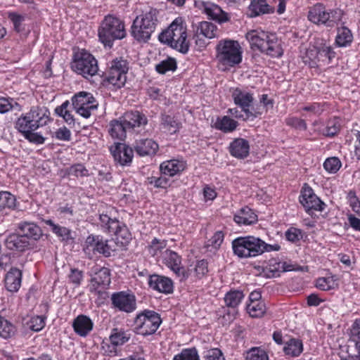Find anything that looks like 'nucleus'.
I'll return each instance as SVG.
<instances>
[{"instance_id":"33","label":"nucleus","mask_w":360,"mask_h":360,"mask_svg":"<svg viewBox=\"0 0 360 360\" xmlns=\"http://www.w3.org/2000/svg\"><path fill=\"white\" fill-rule=\"evenodd\" d=\"M217 27L213 23L207 21H202L198 23L195 31L194 37H198L200 34L208 39H213L217 37Z\"/></svg>"},{"instance_id":"20","label":"nucleus","mask_w":360,"mask_h":360,"mask_svg":"<svg viewBox=\"0 0 360 360\" xmlns=\"http://www.w3.org/2000/svg\"><path fill=\"white\" fill-rule=\"evenodd\" d=\"M101 225L105 232L118 237L128 239L129 234L125 227H121L118 220L110 218L108 215L101 214L99 217Z\"/></svg>"},{"instance_id":"42","label":"nucleus","mask_w":360,"mask_h":360,"mask_svg":"<svg viewBox=\"0 0 360 360\" xmlns=\"http://www.w3.org/2000/svg\"><path fill=\"white\" fill-rule=\"evenodd\" d=\"M248 313L253 318H259L264 315L266 307L264 302H249L246 307Z\"/></svg>"},{"instance_id":"51","label":"nucleus","mask_w":360,"mask_h":360,"mask_svg":"<svg viewBox=\"0 0 360 360\" xmlns=\"http://www.w3.org/2000/svg\"><path fill=\"white\" fill-rule=\"evenodd\" d=\"M173 360H200L197 349L195 347L184 349L181 352L175 355Z\"/></svg>"},{"instance_id":"11","label":"nucleus","mask_w":360,"mask_h":360,"mask_svg":"<svg viewBox=\"0 0 360 360\" xmlns=\"http://www.w3.org/2000/svg\"><path fill=\"white\" fill-rule=\"evenodd\" d=\"M128 63L122 58H117L110 62L106 73V81L117 89L122 87L127 81Z\"/></svg>"},{"instance_id":"54","label":"nucleus","mask_w":360,"mask_h":360,"mask_svg":"<svg viewBox=\"0 0 360 360\" xmlns=\"http://www.w3.org/2000/svg\"><path fill=\"white\" fill-rule=\"evenodd\" d=\"M341 166V161L336 157L328 158L323 163L324 169L331 174L336 173L340 169Z\"/></svg>"},{"instance_id":"1","label":"nucleus","mask_w":360,"mask_h":360,"mask_svg":"<svg viewBox=\"0 0 360 360\" xmlns=\"http://www.w3.org/2000/svg\"><path fill=\"white\" fill-rule=\"evenodd\" d=\"M158 39L160 42L169 45L184 54L189 50L186 24L181 18H176L166 30L159 34Z\"/></svg>"},{"instance_id":"16","label":"nucleus","mask_w":360,"mask_h":360,"mask_svg":"<svg viewBox=\"0 0 360 360\" xmlns=\"http://www.w3.org/2000/svg\"><path fill=\"white\" fill-rule=\"evenodd\" d=\"M114 307L127 313L134 311L136 308V300L134 294L121 291L115 292L111 296Z\"/></svg>"},{"instance_id":"9","label":"nucleus","mask_w":360,"mask_h":360,"mask_svg":"<svg viewBox=\"0 0 360 360\" xmlns=\"http://www.w3.org/2000/svg\"><path fill=\"white\" fill-rule=\"evenodd\" d=\"M161 322L160 316L157 312L145 310L135 318V329L137 333L142 335H151L156 332Z\"/></svg>"},{"instance_id":"32","label":"nucleus","mask_w":360,"mask_h":360,"mask_svg":"<svg viewBox=\"0 0 360 360\" xmlns=\"http://www.w3.org/2000/svg\"><path fill=\"white\" fill-rule=\"evenodd\" d=\"M234 221L240 225H250L257 221V215L252 210L245 207L234 215Z\"/></svg>"},{"instance_id":"5","label":"nucleus","mask_w":360,"mask_h":360,"mask_svg":"<svg viewBox=\"0 0 360 360\" xmlns=\"http://www.w3.org/2000/svg\"><path fill=\"white\" fill-rule=\"evenodd\" d=\"M98 35L100 41L105 46L111 47L115 40L122 39L126 37L124 24L115 16L107 15L98 27Z\"/></svg>"},{"instance_id":"29","label":"nucleus","mask_w":360,"mask_h":360,"mask_svg":"<svg viewBox=\"0 0 360 360\" xmlns=\"http://www.w3.org/2000/svg\"><path fill=\"white\" fill-rule=\"evenodd\" d=\"M6 248L9 250L24 251L30 246V242L20 233L8 236L5 241Z\"/></svg>"},{"instance_id":"23","label":"nucleus","mask_w":360,"mask_h":360,"mask_svg":"<svg viewBox=\"0 0 360 360\" xmlns=\"http://www.w3.org/2000/svg\"><path fill=\"white\" fill-rule=\"evenodd\" d=\"M127 129L144 127L148 123L146 116L139 111L126 112L122 117Z\"/></svg>"},{"instance_id":"43","label":"nucleus","mask_w":360,"mask_h":360,"mask_svg":"<svg viewBox=\"0 0 360 360\" xmlns=\"http://www.w3.org/2000/svg\"><path fill=\"white\" fill-rule=\"evenodd\" d=\"M341 127V121L338 117H334L327 122L326 126L322 129L321 133L326 136L336 135Z\"/></svg>"},{"instance_id":"22","label":"nucleus","mask_w":360,"mask_h":360,"mask_svg":"<svg viewBox=\"0 0 360 360\" xmlns=\"http://www.w3.org/2000/svg\"><path fill=\"white\" fill-rule=\"evenodd\" d=\"M27 113L37 129L46 125L50 121V112L46 107L32 106Z\"/></svg>"},{"instance_id":"27","label":"nucleus","mask_w":360,"mask_h":360,"mask_svg":"<svg viewBox=\"0 0 360 360\" xmlns=\"http://www.w3.org/2000/svg\"><path fill=\"white\" fill-rule=\"evenodd\" d=\"M21 271L17 268H11L5 276V286L10 292H17L21 285Z\"/></svg>"},{"instance_id":"26","label":"nucleus","mask_w":360,"mask_h":360,"mask_svg":"<svg viewBox=\"0 0 360 360\" xmlns=\"http://www.w3.org/2000/svg\"><path fill=\"white\" fill-rule=\"evenodd\" d=\"M186 164L184 161L170 160L161 163L160 169L162 174L174 176V175L183 172L186 169Z\"/></svg>"},{"instance_id":"17","label":"nucleus","mask_w":360,"mask_h":360,"mask_svg":"<svg viewBox=\"0 0 360 360\" xmlns=\"http://www.w3.org/2000/svg\"><path fill=\"white\" fill-rule=\"evenodd\" d=\"M163 262L180 278L181 281L189 278L191 274L181 266V258L176 252L166 250L163 254Z\"/></svg>"},{"instance_id":"25","label":"nucleus","mask_w":360,"mask_h":360,"mask_svg":"<svg viewBox=\"0 0 360 360\" xmlns=\"http://www.w3.org/2000/svg\"><path fill=\"white\" fill-rule=\"evenodd\" d=\"M229 149L232 156L243 159L249 155V142L244 139H236L230 143Z\"/></svg>"},{"instance_id":"46","label":"nucleus","mask_w":360,"mask_h":360,"mask_svg":"<svg viewBox=\"0 0 360 360\" xmlns=\"http://www.w3.org/2000/svg\"><path fill=\"white\" fill-rule=\"evenodd\" d=\"M165 176L166 175L161 173V175L159 176H148L146 180V184L157 188H167L169 186V180Z\"/></svg>"},{"instance_id":"3","label":"nucleus","mask_w":360,"mask_h":360,"mask_svg":"<svg viewBox=\"0 0 360 360\" xmlns=\"http://www.w3.org/2000/svg\"><path fill=\"white\" fill-rule=\"evenodd\" d=\"M158 11L150 8L148 11L137 16L131 27V34L140 43L148 41L158 25Z\"/></svg>"},{"instance_id":"45","label":"nucleus","mask_w":360,"mask_h":360,"mask_svg":"<svg viewBox=\"0 0 360 360\" xmlns=\"http://www.w3.org/2000/svg\"><path fill=\"white\" fill-rule=\"evenodd\" d=\"M15 331V326L4 317L0 316V336L7 339L14 335Z\"/></svg>"},{"instance_id":"18","label":"nucleus","mask_w":360,"mask_h":360,"mask_svg":"<svg viewBox=\"0 0 360 360\" xmlns=\"http://www.w3.org/2000/svg\"><path fill=\"white\" fill-rule=\"evenodd\" d=\"M131 338V334L127 331L114 328L110 335V341L111 345L103 342L102 349L104 350L105 354L114 356L117 353L116 347L117 346L123 345L127 342Z\"/></svg>"},{"instance_id":"36","label":"nucleus","mask_w":360,"mask_h":360,"mask_svg":"<svg viewBox=\"0 0 360 360\" xmlns=\"http://www.w3.org/2000/svg\"><path fill=\"white\" fill-rule=\"evenodd\" d=\"M15 128L22 135L31 131H36L37 128L27 112L22 113L15 122Z\"/></svg>"},{"instance_id":"7","label":"nucleus","mask_w":360,"mask_h":360,"mask_svg":"<svg viewBox=\"0 0 360 360\" xmlns=\"http://www.w3.org/2000/svg\"><path fill=\"white\" fill-rule=\"evenodd\" d=\"M233 254L239 258L254 257L262 255L263 240L252 236L238 237L232 241Z\"/></svg>"},{"instance_id":"62","label":"nucleus","mask_w":360,"mask_h":360,"mask_svg":"<svg viewBox=\"0 0 360 360\" xmlns=\"http://www.w3.org/2000/svg\"><path fill=\"white\" fill-rule=\"evenodd\" d=\"M8 18L13 25L14 30L17 32H22L23 30L22 22L24 20V18L22 15L14 13H9Z\"/></svg>"},{"instance_id":"56","label":"nucleus","mask_w":360,"mask_h":360,"mask_svg":"<svg viewBox=\"0 0 360 360\" xmlns=\"http://www.w3.org/2000/svg\"><path fill=\"white\" fill-rule=\"evenodd\" d=\"M28 327L33 331L38 332L45 326V321L43 316H36L32 317L27 323Z\"/></svg>"},{"instance_id":"44","label":"nucleus","mask_w":360,"mask_h":360,"mask_svg":"<svg viewBox=\"0 0 360 360\" xmlns=\"http://www.w3.org/2000/svg\"><path fill=\"white\" fill-rule=\"evenodd\" d=\"M70 102L66 101L63 102L60 106L56 108L55 112L58 116L62 117L65 122H67L69 125H71L75 124V119L73 115L68 110Z\"/></svg>"},{"instance_id":"41","label":"nucleus","mask_w":360,"mask_h":360,"mask_svg":"<svg viewBox=\"0 0 360 360\" xmlns=\"http://www.w3.org/2000/svg\"><path fill=\"white\" fill-rule=\"evenodd\" d=\"M15 197L9 192H0V216L6 208L14 209L15 207Z\"/></svg>"},{"instance_id":"13","label":"nucleus","mask_w":360,"mask_h":360,"mask_svg":"<svg viewBox=\"0 0 360 360\" xmlns=\"http://www.w3.org/2000/svg\"><path fill=\"white\" fill-rule=\"evenodd\" d=\"M194 5L206 14L208 18L221 24L230 20L228 13L224 11L217 4L211 1H195Z\"/></svg>"},{"instance_id":"47","label":"nucleus","mask_w":360,"mask_h":360,"mask_svg":"<svg viewBox=\"0 0 360 360\" xmlns=\"http://www.w3.org/2000/svg\"><path fill=\"white\" fill-rule=\"evenodd\" d=\"M244 295L240 290L228 292L224 297V301L229 307H236L242 301Z\"/></svg>"},{"instance_id":"6","label":"nucleus","mask_w":360,"mask_h":360,"mask_svg":"<svg viewBox=\"0 0 360 360\" xmlns=\"http://www.w3.org/2000/svg\"><path fill=\"white\" fill-rule=\"evenodd\" d=\"M343 16V11L340 8L326 11L323 4L318 3L310 8L308 19L314 24L323 25L328 27L337 25Z\"/></svg>"},{"instance_id":"64","label":"nucleus","mask_w":360,"mask_h":360,"mask_svg":"<svg viewBox=\"0 0 360 360\" xmlns=\"http://www.w3.org/2000/svg\"><path fill=\"white\" fill-rule=\"evenodd\" d=\"M205 360H225L221 351L217 348H213L206 352Z\"/></svg>"},{"instance_id":"12","label":"nucleus","mask_w":360,"mask_h":360,"mask_svg":"<svg viewBox=\"0 0 360 360\" xmlns=\"http://www.w3.org/2000/svg\"><path fill=\"white\" fill-rule=\"evenodd\" d=\"M89 276L91 292H100L99 288H107L110 283V271L108 268L95 264L91 267Z\"/></svg>"},{"instance_id":"55","label":"nucleus","mask_w":360,"mask_h":360,"mask_svg":"<svg viewBox=\"0 0 360 360\" xmlns=\"http://www.w3.org/2000/svg\"><path fill=\"white\" fill-rule=\"evenodd\" d=\"M167 246V242L165 240H159L156 238L153 239L148 246V252L152 256L157 255Z\"/></svg>"},{"instance_id":"19","label":"nucleus","mask_w":360,"mask_h":360,"mask_svg":"<svg viewBox=\"0 0 360 360\" xmlns=\"http://www.w3.org/2000/svg\"><path fill=\"white\" fill-rule=\"evenodd\" d=\"M110 150L115 161L120 165L128 166L131 162L134 151L128 146L117 143L112 146Z\"/></svg>"},{"instance_id":"15","label":"nucleus","mask_w":360,"mask_h":360,"mask_svg":"<svg viewBox=\"0 0 360 360\" xmlns=\"http://www.w3.org/2000/svg\"><path fill=\"white\" fill-rule=\"evenodd\" d=\"M300 202L309 214L314 210L322 211L325 207V203L315 195L312 188L306 184L302 189Z\"/></svg>"},{"instance_id":"40","label":"nucleus","mask_w":360,"mask_h":360,"mask_svg":"<svg viewBox=\"0 0 360 360\" xmlns=\"http://www.w3.org/2000/svg\"><path fill=\"white\" fill-rule=\"evenodd\" d=\"M161 126L168 133L175 134L179 129L180 123L172 116L162 115Z\"/></svg>"},{"instance_id":"59","label":"nucleus","mask_w":360,"mask_h":360,"mask_svg":"<svg viewBox=\"0 0 360 360\" xmlns=\"http://www.w3.org/2000/svg\"><path fill=\"white\" fill-rule=\"evenodd\" d=\"M302 110L309 112V115H319L323 112L324 108L323 105L319 103H313L305 105Z\"/></svg>"},{"instance_id":"10","label":"nucleus","mask_w":360,"mask_h":360,"mask_svg":"<svg viewBox=\"0 0 360 360\" xmlns=\"http://www.w3.org/2000/svg\"><path fill=\"white\" fill-rule=\"evenodd\" d=\"M72 68L74 71L86 78L95 75L98 70L96 59L84 50H82L75 56Z\"/></svg>"},{"instance_id":"37","label":"nucleus","mask_w":360,"mask_h":360,"mask_svg":"<svg viewBox=\"0 0 360 360\" xmlns=\"http://www.w3.org/2000/svg\"><path fill=\"white\" fill-rule=\"evenodd\" d=\"M303 351V344L299 339L292 338L285 343L283 352L285 355L291 357H297Z\"/></svg>"},{"instance_id":"48","label":"nucleus","mask_w":360,"mask_h":360,"mask_svg":"<svg viewBox=\"0 0 360 360\" xmlns=\"http://www.w3.org/2000/svg\"><path fill=\"white\" fill-rule=\"evenodd\" d=\"M245 360H269V356L264 349L252 347L247 351Z\"/></svg>"},{"instance_id":"4","label":"nucleus","mask_w":360,"mask_h":360,"mask_svg":"<svg viewBox=\"0 0 360 360\" xmlns=\"http://www.w3.org/2000/svg\"><path fill=\"white\" fill-rule=\"evenodd\" d=\"M216 60L224 70L240 64L242 61V48L238 41L232 39L220 40L215 48Z\"/></svg>"},{"instance_id":"60","label":"nucleus","mask_w":360,"mask_h":360,"mask_svg":"<svg viewBox=\"0 0 360 360\" xmlns=\"http://www.w3.org/2000/svg\"><path fill=\"white\" fill-rule=\"evenodd\" d=\"M69 174L77 176L82 177L89 175L88 170L82 164H76L71 166L69 169Z\"/></svg>"},{"instance_id":"8","label":"nucleus","mask_w":360,"mask_h":360,"mask_svg":"<svg viewBox=\"0 0 360 360\" xmlns=\"http://www.w3.org/2000/svg\"><path fill=\"white\" fill-rule=\"evenodd\" d=\"M335 53L333 48L326 44L319 46H312L307 49L302 60L304 64L310 68H321L329 65Z\"/></svg>"},{"instance_id":"30","label":"nucleus","mask_w":360,"mask_h":360,"mask_svg":"<svg viewBox=\"0 0 360 360\" xmlns=\"http://www.w3.org/2000/svg\"><path fill=\"white\" fill-rule=\"evenodd\" d=\"M18 229L20 233L25 237L27 238V240H39L42 236V231L39 226L37 224L31 222H21L18 224Z\"/></svg>"},{"instance_id":"24","label":"nucleus","mask_w":360,"mask_h":360,"mask_svg":"<svg viewBox=\"0 0 360 360\" xmlns=\"http://www.w3.org/2000/svg\"><path fill=\"white\" fill-rule=\"evenodd\" d=\"M72 328L77 335L86 337L93 330L94 323L89 317L81 314L74 319Z\"/></svg>"},{"instance_id":"49","label":"nucleus","mask_w":360,"mask_h":360,"mask_svg":"<svg viewBox=\"0 0 360 360\" xmlns=\"http://www.w3.org/2000/svg\"><path fill=\"white\" fill-rule=\"evenodd\" d=\"M11 110H21V106L13 98L0 97V112L6 113Z\"/></svg>"},{"instance_id":"53","label":"nucleus","mask_w":360,"mask_h":360,"mask_svg":"<svg viewBox=\"0 0 360 360\" xmlns=\"http://www.w3.org/2000/svg\"><path fill=\"white\" fill-rule=\"evenodd\" d=\"M187 271H188L189 274H191L189 277L193 276L197 278H201L208 271L207 262L203 259L198 261L196 263L193 271L188 270Z\"/></svg>"},{"instance_id":"28","label":"nucleus","mask_w":360,"mask_h":360,"mask_svg":"<svg viewBox=\"0 0 360 360\" xmlns=\"http://www.w3.org/2000/svg\"><path fill=\"white\" fill-rule=\"evenodd\" d=\"M248 11V15L255 18L262 14L273 13L274 7L269 6L266 0H252Z\"/></svg>"},{"instance_id":"2","label":"nucleus","mask_w":360,"mask_h":360,"mask_svg":"<svg viewBox=\"0 0 360 360\" xmlns=\"http://www.w3.org/2000/svg\"><path fill=\"white\" fill-rule=\"evenodd\" d=\"M252 49H257L262 53L274 58L283 56L281 42L275 34L264 31L251 30L246 34Z\"/></svg>"},{"instance_id":"39","label":"nucleus","mask_w":360,"mask_h":360,"mask_svg":"<svg viewBox=\"0 0 360 360\" xmlns=\"http://www.w3.org/2000/svg\"><path fill=\"white\" fill-rule=\"evenodd\" d=\"M353 39L352 34L347 27H342L338 29V33L335 38V43L340 47H344L349 45Z\"/></svg>"},{"instance_id":"57","label":"nucleus","mask_w":360,"mask_h":360,"mask_svg":"<svg viewBox=\"0 0 360 360\" xmlns=\"http://www.w3.org/2000/svg\"><path fill=\"white\" fill-rule=\"evenodd\" d=\"M112 249L108 244L107 240H103L99 238L97 245H96L95 252L103 255L105 257H110Z\"/></svg>"},{"instance_id":"58","label":"nucleus","mask_w":360,"mask_h":360,"mask_svg":"<svg viewBox=\"0 0 360 360\" xmlns=\"http://www.w3.org/2000/svg\"><path fill=\"white\" fill-rule=\"evenodd\" d=\"M71 131L66 127H63L58 129L53 136V138L62 141H70L71 140Z\"/></svg>"},{"instance_id":"50","label":"nucleus","mask_w":360,"mask_h":360,"mask_svg":"<svg viewBox=\"0 0 360 360\" xmlns=\"http://www.w3.org/2000/svg\"><path fill=\"white\" fill-rule=\"evenodd\" d=\"M176 69V62L172 58H168L155 65V70L160 74H165L169 71L174 72Z\"/></svg>"},{"instance_id":"35","label":"nucleus","mask_w":360,"mask_h":360,"mask_svg":"<svg viewBox=\"0 0 360 360\" xmlns=\"http://www.w3.org/2000/svg\"><path fill=\"white\" fill-rule=\"evenodd\" d=\"M238 125L237 121L229 116L218 117L214 124L215 129L224 133H230L236 130Z\"/></svg>"},{"instance_id":"52","label":"nucleus","mask_w":360,"mask_h":360,"mask_svg":"<svg viewBox=\"0 0 360 360\" xmlns=\"http://www.w3.org/2000/svg\"><path fill=\"white\" fill-rule=\"evenodd\" d=\"M93 100V96L90 93L81 91L75 94L72 98V106L74 108L84 106V103H87L88 101Z\"/></svg>"},{"instance_id":"31","label":"nucleus","mask_w":360,"mask_h":360,"mask_svg":"<svg viewBox=\"0 0 360 360\" xmlns=\"http://www.w3.org/2000/svg\"><path fill=\"white\" fill-rule=\"evenodd\" d=\"M135 150L141 156L151 155L158 150V143L152 139H141L136 142Z\"/></svg>"},{"instance_id":"63","label":"nucleus","mask_w":360,"mask_h":360,"mask_svg":"<svg viewBox=\"0 0 360 360\" xmlns=\"http://www.w3.org/2000/svg\"><path fill=\"white\" fill-rule=\"evenodd\" d=\"M348 200L349 206L352 210L360 216V201L353 191H349L348 193Z\"/></svg>"},{"instance_id":"14","label":"nucleus","mask_w":360,"mask_h":360,"mask_svg":"<svg viewBox=\"0 0 360 360\" xmlns=\"http://www.w3.org/2000/svg\"><path fill=\"white\" fill-rule=\"evenodd\" d=\"M230 91L234 103L241 108L248 117L251 116L252 112L250 107L254 101L253 94L240 87L231 88Z\"/></svg>"},{"instance_id":"21","label":"nucleus","mask_w":360,"mask_h":360,"mask_svg":"<svg viewBox=\"0 0 360 360\" xmlns=\"http://www.w3.org/2000/svg\"><path fill=\"white\" fill-rule=\"evenodd\" d=\"M149 286L155 290L165 294H169L173 291L172 281L165 276L152 275L148 280Z\"/></svg>"},{"instance_id":"38","label":"nucleus","mask_w":360,"mask_h":360,"mask_svg":"<svg viewBox=\"0 0 360 360\" xmlns=\"http://www.w3.org/2000/svg\"><path fill=\"white\" fill-rule=\"evenodd\" d=\"M44 221L46 225L51 227V231L58 237L60 238L62 240L67 241L71 239V231L69 229L56 224L51 219H46Z\"/></svg>"},{"instance_id":"61","label":"nucleus","mask_w":360,"mask_h":360,"mask_svg":"<svg viewBox=\"0 0 360 360\" xmlns=\"http://www.w3.org/2000/svg\"><path fill=\"white\" fill-rule=\"evenodd\" d=\"M351 340L354 343V347L356 352L355 360H360V327L353 329Z\"/></svg>"},{"instance_id":"34","label":"nucleus","mask_w":360,"mask_h":360,"mask_svg":"<svg viewBox=\"0 0 360 360\" xmlns=\"http://www.w3.org/2000/svg\"><path fill=\"white\" fill-rule=\"evenodd\" d=\"M127 130V128L122 117L120 120H113L109 124L108 132L114 139L123 140L126 137Z\"/></svg>"}]
</instances>
